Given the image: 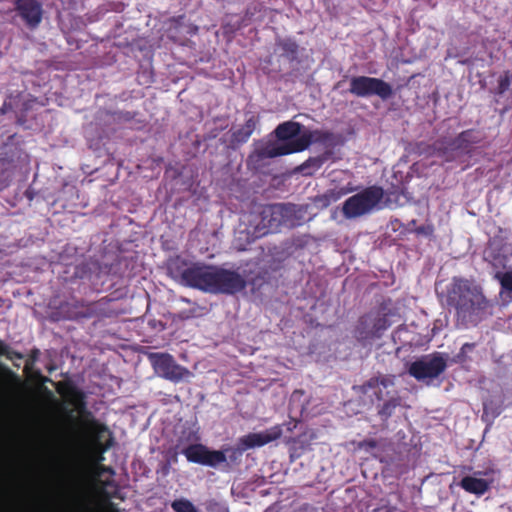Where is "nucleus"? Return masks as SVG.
<instances>
[{
  "instance_id": "25",
  "label": "nucleus",
  "mask_w": 512,
  "mask_h": 512,
  "mask_svg": "<svg viewBox=\"0 0 512 512\" xmlns=\"http://www.w3.org/2000/svg\"><path fill=\"white\" fill-rule=\"evenodd\" d=\"M92 429H93V430H95V431H97V432H98V431H100V427H99V425H97V424H93V425H92Z\"/></svg>"
},
{
  "instance_id": "12",
  "label": "nucleus",
  "mask_w": 512,
  "mask_h": 512,
  "mask_svg": "<svg viewBox=\"0 0 512 512\" xmlns=\"http://www.w3.org/2000/svg\"><path fill=\"white\" fill-rule=\"evenodd\" d=\"M394 385V378L381 376L370 379L360 387V390L369 397H375L377 400L383 399L384 391Z\"/></svg>"
},
{
  "instance_id": "23",
  "label": "nucleus",
  "mask_w": 512,
  "mask_h": 512,
  "mask_svg": "<svg viewBox=\"0 0 512 512\" xmlns=\"http://www.w3.org/2000/svg\"><path fill=\"white\" fill-rule=\"evenodd\" d=\"M288 207H285L283 205H277L273 207L272 214L273 215H283L285 212L288 211Z\"/></svg>"
},
{
  "instance_id": "2",
  "label": "nucleus",
  "mask_w": 512,
  "mask_h": 512,
  "mask_svg": "<svg viewBox=\"0 0 512 512\" xmlns=\"http://www.w3.org/2000/svg\"><path fill=\"white\" fill-rule=\"evenodd\" d=\"M169 274L179 283L211 293L233 294L245 287L237 273L201 264L187 265L179 258L168 264Z\"/></svg>"
},
{
  "instance_id": "11",
  "label": "nucleus",
  "mask_w": 512,
  "mask_h": 512,
  "mask_svg": "<svg viewBox=\"0 0 512 512\" xmlns=\"http://www.w3.org/2000/svg\"><path fill=\"white\" fill-rule=\"evenodd\" d=\"M282 435L280 426L271 427L265 431L249 433L240 438V444L243 449L261 447L272 441L277 440Z\"/></svg>"
},
{
  "instance_id": "15",
  "label": "nucleus",
  "mask_w": 512,
  "mask_h": 512,
  "mask_svg": "<svg viewBox=\"0 0 512 512\" xmlns=\"http://www.w3.org/2000/svg\"><path fill=\"white\" fill-rule=\"evenodd\" d=\"M354 190L355 189L353 186L330 189L324 194L317 196L315 198V204L320 208H326L331 203L338 201L340 198L353 192Z\"/></svg>"
},
{
  "instance_id": "16",
  "label": "nucleus",
  "mask_w": 512,
  "mask_h": 512,
  "mask_svg": "<svg viewBox=\"0 0 512 512\" xmlns=\"http://www.w3.org/2000/svg\"><path fill=\"white\" fill-rule=\"evenodd\" d=\"M327 159V156H319L315 158H310L305 163H303L300 167L301 171L305 174H312L314 171L320 169L323 165L324 161Z\"/></svg>"
},
{
  "instance_id": "22",
  "label": "nucleus",
  "mask_w": 512,
  "mask_h": 512,
  "mask_svg": "<svg viewBox=\"0 0 512 512\" xmlns=\"http://www.w3.org/2000/svg\"><path fill=\"white\" fill-rule=\"evenodd\" d=\"M472 131H466V132H463L459 138H458V141L462 144L464 142H474L475 140L471 138L472 136Z\"/></svg>"
},
{
  "instance_id": "19",
  "label": "nucleus",
  "mask_w": 512,
  "mask_h": 512,
  "mask_svg": "<svg viewBox=\"0 0 512 512\" xmlns=\"http://www.w3.org/2000/svg\"><path fill=\"white\" fill-rule=\"evenodd\" d=\"M496 277L499 279L504 289L512 291V270L504 273H498Z\"/></svg>"
},
{
  "instance_id": "3",
  "label": "nucleus",
  "mask_w": 512,
  "mask_h": 512,
  "mask_svg": "<svg viewBox=\"0 0 512 512\" xmlns=\"http://www.w3.org/2000/svg\"><path fill=\"white\" fill-rule=\"evenodd\" d=\"M278 141L266 146L263 155L269 158L305 150L311 143L326 141L330 134L323 131L302 130L297 122H284L276 128Z\"/></svg>"
},
{
  "instance_id": "10",
  "label": "nucleus",
  "mask_w": 512,
  "mask_h": 512,
  "mask_svg": "<svg viewBox=\"0 0 512 512\" xmlns=\"http://www.w3.org/2000/svg\"><path fill=\"white\" fill-rule=\"evenodd\" d=\"M387 321L379 314H369L362 317L356 328V337L360 341H368L379 337L387 328Z\"/></svg>"
},
{
  "instance_id": "6",
  "label": "nucleus",
  "mask_w": 512,
  "mask_h": 512,
  "mask_svg": "<svg viewBox=\"0 0 512 512\" xmlns=\"http://www.w3.org/2000/svg\"><path fill=\"white\" fill-rule=\"evenodd\" d=\"M148 359L157 375L172 382L189 380L193 374L167 353H150Z\"/></svg>"
},
{
  "instance_id": "4",
  "label": "nucleus",
  "mask_w": 512,
  "mask_h": 512,
  "mask_svg": "<svg viewBox=\"0 0 512 512\" xmlns=\"http://www.w3.org/2000/svg\"><path fill=\"white\" fill-rule=\"evenodd\" d=\"M449 298L457 310V315L468 321H475L488 305L479 288L462 279L454 281Z\"/></svg>"
},
{
  "instance_id": "26",
  "label": "nucleus",
  "mask_w": 512,
  "mask_h": 512,
  "mask_svg": "<svg viewBox=\"0 0 512 512\" xmlns=\"http://www.w3.org/2000/svg\"><path fill=\"white\" fill-rule=\"evenodd\" d=\"M374 512H388V510L384 509V508H380V509H376Z\"/></svg>"
},
{
  "instance_id": "17",
  "label": "nucleus",
  "mask_w": 512,
  "mask_h": 512,
  "mask_svg": "<svg viewBox=\"0 0 512 512\" xmlns=\"http://www.w3.org/2000/svg\"><path fill=\"white\" fill-rule=\"evenodd\" d=\"M171 508L175 512H198L195 505L186 498L176 499L171 503Z\"/></svg>"
},
{
  "instance_id": "21",
  "label": "nucleus",
  "mask_w": 512,
  "mask_h": 512,
  "mask_svg": "<svg viewBox=\"0 0 512 512\" xmlns=\"http://www.w3.org/2000/svg\"><path fill=\"white\" fill-rule=\"evenodd\" d=\"M0 353L3 355H6L10 360H14V359L20 360L22 358L20 354H18L16 352H12L8 348L1 349Z\"/></svg>"
},
{
  "instance_id": "27",
  "label": "nucleus",
  "mask_w": 512,
  "mask_h": 512,
  "mask_svg": "<svg viewBox=\"0 0 512 512\" xmlns=\"http://www.w3.org/2000/svg\"><path fill=\"white\" fill-rule=\"evenodd\" d=\"M467 347H468V348H471V345H470V344H468V343H465V344L463 345L462 349H465V348H467Z\"/></svg>"
},
{
  "instance_id": "20",
  "label": "nucleus",
  "mask_w": 512,
  "mask_h": 512,
  "mask_svg": "<svg viewBox=\"0 0 512 512\" xmlns=\"http://www.w3.org/2000/svg\"><path fill=\"white\" fill-rule=\"evenodd\" d=\"M510 87V79L507 75H504V76H501L499 78V82H498V88H497V91L499 94H502L504 93L505 91H507Z\"/></svg>"
},
{
  "instance_id": "24",
  "label": "nucleus",
  "mask_w": 512,
  "mask_h": 512,
  "mask_svg": "<svg viewBox=\"0 0 512 512\" xmlns=\"http://www.w3.org/2000/svg\"><path fill=\"white\" fill-rule=\"evenodd\" d=\"M99 469L100 468L97 465L92 467V474L95 479L100 477Z\"/></svg>"
},
{
  "instance_id": "18",
  "label": "nucleus",
  "mask_w": 512,
  "mask_h": 512,
  "mask_svg": "<svg viewBox=\"0 0 512 512\" xmlns=\"http://www.w3.org/2000/svg\"><path fill=\"white\" fill-rule=\"evenodd\" d=\"M255 128V122L250 119L247 121L245 127L242 130L234 132V138L238 142L246 141L249 136L252 134V131Z\"/></svg>"
},
{
  "instance_id": "7",
  "label": "nucleus",
  "mask_w": 512,
  "mask_h": 512,
  "mask_svg": "<svg viewBox=\"0 0 512 512\" xmlns=\"http://www.w3.org/2000/svg\"><path fill=\"white\" fill-rule=\"evenodd\" d=\"M350 92L358 97L377 95L387 99L392 95V87L379 78L357 76L351 79Z\"/></svg>"
},
{
  "instance_id": "8",
  "label": "nucleus",
  "mask_w": 512,
  "mask_h": 512,
  "mask_svg": "<svg viewBox=\"0 0 512 512\" xmlns=\"http://www.w3.org/2000/svg\"><path fill=\"white\" fill-rule=\"evenodd\" d=\"M446 368V360L440 355H427L410 365L409 373L417 380L438 377Z\"/></svg>"
},
{
  "instance_id": "14",
  "label": "nucleus",
  "mask_w": 512,
  "mask_h": 512,
  "mask_svg": "<svg viewBox=\"0 0 512 512\" xmlns=\"http://www.w3.org/2000/svg\"><path fill=\"white\" fill-rule=\"evenodd\" d=\"M480 475L481 472H475L473 475L465 476L459 483L460 487L477 496L485 494L489 490L492 481L481 478Z\"/></svg>"
},
{
  "instance_id": "9",
  "label": "nucleus",
  "mask_w": 512,
  "mask_h": 512,
  "mask_svg": "<svg viewBox=\"0 0 512 512\" xmlns=\"http://www.w3.org/2000/svg\"><path fill=\"white\" fill-rule=\"evenodd\" d=\"M182 454L185 455L189 462L210 467H216L227 460L223 451L210 450L202 444L189 445L182 450Z\"/></svg>"
},
{
  "instance_id": "5",
  "label": "nucleus",
  "mask_w": 512,
  "mask_h": 512,
  "mask_svg": "<svg viewBox=\"0 0 512 512\" xmlns=\"http://www.w3.org/2000/svg\"><path fill=\"white\" fill-rule=\"evenodd\" d=\"M383 196L382 188L377 186L368 187L349 197L343 203L342 212L347 219L363 216L379 208Z\"/></svg>"
},
{
  "instance_id": "13",
  "label": "nucleus",
  "mask_w": 512,
  "mask_h": 512,
  "mask_svg": "<svg viewBox=\"0 0 512 512\" xmlns=\"http://www.w3.org/2000/svg\"><path fill=\"white\" fill-rule=\"evenodd\" d=\"M17 10L30 26H36L41 21L42 10L35 0H18Z\"/></svg>"
},
{
  "instance_id": "1",
  "label": "nucleus",
  "mask_w": 512,
  "mask_h": 512,
  "mask_svg": "<svg viewBox=\"0 0 512 512\" xmlns=\"http://www.w3.org/2000/svg\"><path fill=\"white\" fill-rule=\"evenodd\" d=\"M26 410L22 382L9 371H0V512H4L3 476L12 442V417Z\"/></svg>"
}]
</instances>
